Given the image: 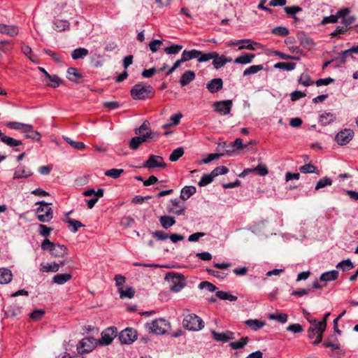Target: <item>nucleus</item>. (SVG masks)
Here are the masks:
<instances>
[{
    "label": "nucleus",
    "instance_id": "obj_1",
    "mask_svg": "<svg viewBox=\"0 0 358 358\" xmlns=\"http://www.w3.org/2000/svg\"><path fill=\"white\" fill-rule=\"evenodd\" d=\"M154 94V88L150 85H145L142 83L136 84L131 90V96L136 100L149 99Z\"/></svg>",
    "mask_w": 358,
    "mask_h": 358
},
{
    "label": "nucleus",
    "instance_id": "obj_2",
    "mask_svg": "<svg viewBox=\"0 0 358 358\" xmlns=\"http://www.w3.org/2000/svg\"><path fill=\"white\" fill-rule=\"evenodd\" d=\"M164 280L170 283V289L173 292H180L186 285V280L184 275L178 273H167Z\"/></svg>",
    "mask_w": 358,
    "mask_h": 358
},
{
    "label": "nucleus",
    "instance_id": "obj_3",
    "mask_svg": "<svg viewBox=\"0 0 358 358\" xmlns=\"http://www.w3.org/2000/svg\"><path fill=\"white\" fill-rule=\"evenodd\" d=\"M182 324L189 331H199L204 327L202 319L194 313L187 315L183 319Z\"/></svg>",
    "mask_w": 358,
    "mask_h": 358
},
{
    "label": "nucleus",
    "instance_id": "obj_4",
    "mask_svg": "<svg viewBox=\"0 0 358 358\" xmlns=\"http://www.w3.org/2000/svg\"><path fill=\"white\" fill-rule=\"evenodd\" d=\"M36 205H39V207L36 209L37 219L41 222H49L53 217V210L50 207V203L41 201H38Z\"/></svg>",
    "mask_w": 358,
    "mask_h": 358
},
{
    "label": "nucleus",
    "instance_id": "obj_5",
    "mask_svg": "<svg viewBox=\"0 0 358 358\" xmlns=\"http://www.w3.org/2000/svg\"><path fill=\"white\" fill-rule=\"evenodd\" d=\"M98 342L92 337L83 338L77 345V350L79 354L88 353L93 350Z\"/></svg>",
    "mask_w": 358,
    "mask_h": 358
},
{
    "label": "nucleus",
    "instance_id": "obj_6",
    "mask_svg": "<svg viewBox=\"0 0 358 358\" xmlns=\"http://www.w3.org/2000/svg\"><path fill=\"white\" fill-rule=\"evenodd\" d=\"M150 329L154 334L162 335L166 334L170 329V323L163 318L156 319L152 321Z\"/></svg>",
    "mask_w": 358,
    "mask_h": 358
},
{
    "label": "nucleus",
    "instance_id": "obj_7",
    "mask_svg": "<svg viewBox=\"0 0 358 358\" xmlns=\"http://www.w3.org/2000/svg\"><path fill=\"white\" fill-rule=\"evenodd\" d=\"M117 334V329L116 327H108L102 331L101 337L97 342L101 345H108L112 343Z\"/></svg>",
    "mask_w": 358,
    "mask_h": 358
},
{
    "label": "nucleus",
    "instance_id": "obj_8",
    "mask_svg": "<svg viewBox=\"0 0 358 358\" xmlns=\"http://www.w3.org/2000/svg\"><path fill=\"white\" fill-rule=\"evenodd\" d=\"M138 337L137 331L133 328H126L119 334V340L121 343L131 344L134 343Z\"/></svg>",
    "mask_w": 358,
    "mask_h": 358
},
{
    "label": "nucleus",
    "instance_id": "obj_9",
    "mask_svg": "<svg viewBox=\"0 0 358 358\" xmlns=\"http://www.w3.org/2000/svg\"><path fill=\"white\" fill-rule=\"evenodd\" d=\"M185 206L183 203H181L178 199H173L170 200V205L166 208L167 211L170 213H173L177 215H185Z\"/></svg>",
    "mask_w": 358,
    "mask_h": 358
},
{
    "label": "nucleus",
    "instance_id": "obj_10",
    "mask_svg": "<svg viewBox=\"0 0 358 358\" xmlns=\"http://www.w3.org/2000/svg\"><path fill=\"white\" fill-rule=\"evenodd\" d=\"M166 166V163L164 162L163 158L161 156L151 155L148 159L146 160L143 164V167L148 169L154 168H164Z\"/></svg>",
    "mask_w": 358,
    "mask_h": 358
},
{
    "label": "nucleus",
    "instance_id": "obj_11",
    "mask_svg": "<svg viewBox=\"0 0 358 358\" xmlns=\"http://www.w3.org/2000/svg\"><path fill=\"white\" fill-rule=\"evenodd\" d=\"M215 110L220 115H228L231 109L232 101L224 100L220 101H216L213 104Z\"/></svg>",
    "mask_w": 358,
    "mask_h": 358
},
{
    "label": "nucleus",
    "instance_id": "obj_12",
    "mask_svg": "<svg viewBox=\"0 0 358 358\" xmlns=\"http://www.w3.org/2000/svg\"><path fill=\"white\" fill-rule=\"evenodd\" d=\"M329 315L330 313H327L324 315L322 321L318 322L317 320V324H318L317 336V338H315V340L313 341V345H317L322 342L323 333L324 332L327 327V320Z\"/></svg>",
    "mask_w": 358,
    "mask_h": 358
},
{
    "label": "nucleus",
    "instance_id": "obj_13",
    "mask_svg": "<svg viewBox=\"0 0 358 358\" xmlns=\"http://www.w3.org/2000/svg\"><path fill=\"white\" fill-rule=\"evenodd\" d=\"M353 132L350 129L341 131L336 136V142L341 145L348 144L352 138Z\"/></svg>",
    "mask_w": 358,
    "mask_h": 358
},
{
    "label": "nucleus",
    "instance_id": "obj_14",
    "mask_svg": "<svg viewBox=\"0 0 358 358\" xmlns=\"http://www.w3.org/2000/svg\"><path fill=\"white\" fill-rule=\"evenodd\" d=\"M211 334L215 341L223 343H227L229 341L234 340L235 338L234 333L231 331H227L223 333H218L215 330H212Z\"/></svg>",
    "mask_w": 358,
    "mask_h": 358
},
{
    "label": "nucleus",
    "instance_id": "obj_15",
    "mask_svg": "<svg viewBox=\"0 0 358 358\" xmlns=\"http://www.w3.org/2000/svg\"><path fill=\"white\" fill-rule=\"evenodd\" d=\"M33 175L31 170L26 168L24 165H19L13 174V179L27 178Z\"/></svg>",
    "mask_w": 358,
    "mask_h": 358
},
{
    "label": "nucleus",
    "instance_id": "obj_16",
    "mask_svg": "<svg viewBox=\"0 0 358 358\" xmlns=\"http://www.w3.org/2000/svg\"><path fill=\"white\" fill-rule=\"evenodd\" d=\"M0 33L15 37L19 34V28L15 25L0 23Z\"/></svg>",
    "mask_w": 358,
    "mask_h": 358
},
{
    "label": "nucleus",
    "instance_id": "obj_17",
    "mask_svg": "<svg viewBox=\"0 0 358 358\" xmlns=\"http://www.w3.org/2000/svg\"><path fill=\"white\" fill-rule=\"evenodd\" d=\"M223 87V81L221 78H213L206 85V88L210 93H215L220 91Z\"/></svg>",
    "mask_w": 358,
    "mask_h": 358
},
{
    "label": "nucleus",
    "instance_id": "obj_18",
    "mask_svg": "<svg viewBox=\"0 0 358 358\" xmlns=\"http://www.w3.org/2000/svg\"><path fill=\"white\" fill-rule=\"evenodd\" d=\"M50 254L55 257H64L68 254V249L64 245L54 243Z\"/></svg>",
    "mask_w": 358,
    "mask_h": 358
},
{
    "label": "nucleus",
    "instance_id": "obj_19",
    "mask_svg": "<svg viewBox=\"0 0 358 358\" xmlns=\"http://www.w3.org/2000/svg\"><path fill=\"white\" fill-rule=\"evenodd\" d=\"M231 57H227L225 55L219 56L217 52V57H213V65L215 69H219L224 66L227 63L231 62Z\"/></svg>",
    "mask_w": 358,
    "mask_h": 358
},
{
    "label": "nucleus",
    "instance_id": "obj_20",
    "mask_svg": "<svg viewBox=\"0 0 358 358\" xmlns=\"http://www.w3.org/2000/svg\"><path fill=\"white\" fill-rule=\"evenodd\" d=\"M244 324L247 327H250L252 330L257 331L264 327L266 324V322L257 319H249L245 320Z\"/></svg>",
    "mask_w": 358,
    "mask_h": 358
},
{
    "label": "nucleus",
    "instance_id": "obj_21",
    "mask_svg": "<svg viewBox=\"0 0 358 358\" xmlns=\"http://www.w3.org/2000/svg\"><path fill=\"white\" fill-rule=\"evenodd\" d=\"M196 77L195 73L192 70L186 71L180 77V84L182 87L189 85Z\"/></svg>",
    "mask_w": 358,
    "mask_h": 358
},
{
    "label": "nucleus",
    "instance_id": "obj_22",
    "mask_svg": "<svg viewBox=\"0 0 358 358\" xmlns=\"http://www.w3.org/2000/svg\"><path fill=\"white\" fill-rule=\"evenodd\" d=\"M13 279L11 271L7 268H0V284L9 283Z\"/></svg>",
    "mask_w": 358,
    "mask_h": 358
},
{
    "label": "nucleus",
    "instance_id": "obj_23",
    "mask_svg": "<svg viewBox=\"0 0 358 358\" xmlns=\"http://www.w3.org/2000/svg\"><path fill=\"white\" fill-rule=\"evenodd\" d=\"M27 127L24 129L23 133L25 134V136L27 138H31L35 140L36 141H40L41 138V135L39 132L34 131L33 129V126L31 124H27Z\"/></svg>",
    "mask_w": 358,
    "mask_h": 358
},
{
    "label": "nucleus",
    "instance_id": "obj_24",
    "mask_svg": "<svg viewBox=\"0 0 358 358\" xmlns=\"http://www.w3.org/2000/svg\"><path fill=\"white\" fill-rule=\"evenodd\" d=\"M239 49H246L250 50H256L257 47L259 45V43L252 41L251 39H241L240 40Z\"/></svg>",
    "mask_w": 358,
    "mask_h": 358
},
{
    "label": "nucleus",
    "instance_id": "obj_25",
    "mask_svg": "<svg viewBox=\"0 0 358 358\" xmlns=\"http://www.w3.org/2000/svg\"><path fill=\"white\" fill-rule=\"evenodd\" d=\"M201 55V51L193 49L191 50H185L182 53V61L187 62L189 60L196 59Z\"/></svg>",
    "mask_w": 358,
    "mask_h": 358
},
{
    "label": "nucleus",
    "instance_id": "obj_26",
    "mask_svg": "<svg viewBox=\"0 0 358 358\" xmlns=\"http://www.w3.org/2000/svg\"><path fill=\"white\" fill-rule=\"evenodd\" d=\"M196 189L194 186H185L180 192V198L186 201L196 193Z\"/></svg>",
    "mask_w": 358,
    "mask_h": 358
},
{
    "label": "nucleus",
    "instance_id": "obj_27",
    "mask_svg": "<svg viewBox=\"0 0 358 358\" xmlns=\"http://www.w3.org/2000/svg\"><path fill=\"white\" fill-rule=\"evenodd\" d=\"M338 278V272L336 270H332L330 271H327L323 273L320 277V280L322 282H328L333 280H336Z\"/></svg>",
    "mask_w": 358,
    "mask_h": 358
},
{
    "label": "nucleus",
    "instance_id": "obj_28",
    "mask_svg": "<svg viewBox=\"0 0 358 358\" xmlns=\"http://www.w3.org/2000/svg\"><path fill=\"white\" fill-rule=\"evenodd\" d=\"M255 57V54L244 53L242 55L237 57L234 59V62L235 64H248L251 63Z\"/></svg>",
    "mask_w": 358,
    "mask_h": 358
},
{
    "label": "nucleus",
    "instance_id": "obj_29",
    "mask_svg": "<svg viewBox=\"0 0 358 358\" xmlns=\"http://www.w3.org/2000/svg\"><path fill=\"white\" fill-rule=\"evenodd\" d=\"M72 278L70 273H58L52 278V282L57 285H64Z\"/></svg>",
    "mask_w": 358,
    "mask_h": 358
},
{
    "label": "nucleus",
    "instance_id": "obj_30",
    "mask_svg": "<svg viewBox=\"0 0 358 358\" xmlns=\"http://www.w3.org/2000/svg\"><path fill=\"white\" fill-rule=\"evenodd\" d=\"M54 29L57 31H62L66 29H69L70 23L66 20L56 19L53 22Z\"/></svg>",
    "mask_w": 358,
    "mask_h": 358
},
{
    "label": "nucleus",
    "instance_id": "obj_31",
    "mask_svg": "<svg viewBox=\"0 0 358 358\" xmlns=\"http://www.w3.org/2000/svg\"><path fill=\"white\" fill-rule=\"evenodd\" d=\"M159 222L164 229H169L176 224V220L170 215H162L159 217Z\"/></svg>",
    "mask_w": 358,
    "mask_h": 358
},
{
    "label": "nucleus",
    "instance_id": "obj_32",
    "mask_svg": "<svg viewBox=\"0 0 358 358\" xmlns=\"http://www.w3.org/2000/svg\"><path fill=\"white\" fill-rule=\"evenodd\" d=\"M336 120V115L331 113H323L320 116V122L322 125L326 126L334 122Z\"/></svg>",
    "mask_w": 358,
    "mask_h": 358
},
{
    "label": "nucleus",
    "instance_id": "obj_33",
    "mask_svg": "<svg viewBox=\"0 0 358 358\" xmlns=\"http://www.w3.org/2000/svg\"><path fill=\"white\" fill-rule=\"evenodd\" d=\"M217 150L220 151V153H224V155H230L234 151L232 148V143L226 141L219 143Z\"/></svg>",
    "mask_w": 358,
    "mask_h": 358
},
{
    "label": "nucleus",
    "instance_id": "obj_34",
    "mask_svg": "<svg viewBox=\"0 0 358 358\" xmlns=\"http://www.w3.org/2000/svg\"><path fill=\"white\" fill-rule=\"evenodd\" d=\"M250 341V338L248 336L242 337L239 341L231 342L229 346L233 350H239L243 348Z\"/></svg>",
    "mask_w": 358,
    "mask_h": 358
},
{
    "label": "nucleus",
    "instance_id": "obj_35",
    "mask_svg": "<svg viewBox=\"0 0 358 358\" xmlns=\"http://www.w3.org/2000/svg\"><path fill=\"white\" fill-rule=\"evenodd\" d=\"M60 264L56 262L52 264H41L40 271L41 272H57L59 271Z\"/></svg>",
    "mask_w": 358,
    "mask_h": 358
},
{
    "label": "nucleus",
    "instance_id": "obj_36",
    "mask_svg": "<svg viewBox=\"0 0 358 358\" xmlns=\"http://www.w3.org/2000/svg\"><path fill=\"white\" fill-rule=\"evenodd\" d=\"M1 141L11 148L18 147L22 144L21 141L5 135L2 136Z\"/></svg>",
    "mask_w": 358,
    "mask_h": 358
},
{
    "label": "nucleus",
    "instance_id": "obj_37",
    "mask_svg": "<svg viewBox=\"0 0 358 358\" xmlns=\"http://www.w3.org/2000/svg\"><path fill=\"white\" fill-rule=\"evenodd\" d=\"M89 54L87 49L85 48H78L73 50L71 57L73 59H83Z\"/></svg>",
    "mask_w": 358,
    "mask_h": 358
},
{
    "label": "nucleus",
    "instance_id": "obj_38",
    "mask_svg": "<svg viewBox=\"0 0 358 358\" xmlns=\"http://www.w3.org/2000/svg\"><path fill=\"white\" fill-rule=\"evenodd\" d=\"M311 326L309 327L308 330V336L310 339H312L315 337L317 336V328L318 324H317V320L314 319L313 320H309Z\"/></svg>",
    "mask_w": 358,
    "mask_h": 358
},
{
    "label": "nucleus",
    "instance_id": "obj_39",
    "mask_svg": "<svg viewBox=\"0 0 358 358\" xmlns=\"http://www.w3.org/2000/svg\"><path fill=\"white\" fill-rule=\"evenodd\" d=\"M215 295L222 300L236 301L238 299V297L236 296L232 295L229 292L224 291H217Z\"/></svg>",
    "mask_w": 358,
    "mask_h": 358
},
{
    "label": "nucleus",
    "instance_id": "obj_40",
    "mask_svg": "<svg viewBox=\"0 0 358 358\" xmlns=\"http://www.w3.org/2000/svg\"><path fill=\"white\" fill-rule=\"evenodd\" d=\"M349 56H351L352 59H355V57L352 55L351 51H350V48L341 52L339 53L338 57H336V59H332V61L339 60V64L343 65L346 63V59Z\"/></svg>",
    "mask_w": 358,
    "mask_h": 358
},
{
    "label": "nucleus",
    "instance_id": "obj_41",
    "mask_svg": "<svg viewBox=\"0 0 358 358\" xmlns=\"http://www.w3.org/2000/svg\"><path fill=\"white\" fill-rule=\"evenodd\" d=\"M354 264L350 259L340 262L336 266V268L342 269L343 271H348L354 268Z\"/></svg>",
    "mask_w": 358,
    "mask_h": 358
},
{
    "label": "nucleus",
    "instance_id": "obj_42",
    "mask_svg": "<svg viewBox=\"0 0 358 358\" xmlns=\"http://www.w3.org/2000/svg\"><path fill=\"white\" fill-rule=\"evenodd\" d=\"M263 69L264 66L262 64L252 65L244 70L243 76H248L252 74H255Z\"/></svg>",
    "mask_w": 358,
    "mask_h": 358
},
{
    "label": "nucleus",
    "instance_id": "obj_43",
    "mask_svg": "<svg viewBox=\"0 0 358 358\" xmlns=\"http://www.w3.org/2000/svg\"><path fill=\"white\" fill-rule=\"evenodd\" d=\"M120 297L121 299L128 298L131 299L135 295V290L131 287H127L125 289H122L119 291Z\"/></svg>",
    "mask_w": 358,
    "mask_h": 358
},
{
    "label": "nucleus",
    "instance_id": "obj_44",
    "mask_svg": "<svg viewBox=\"0 0 358 358\" xmlns=\"http://www.w3.org/2000/svg\"><path fill=\"white\" fill-rule=\"evenodd\" d=\"M67 73L69 75L68 79L75 83H78L76 78H82V75L78 72V69L74 67L69 68L67 69Z\"/></svg>",
    "mask_w": 358,
    "mask_h": 358
},
{
    "label": "nucleus",
    "instance_id": "obj_45",
    "mask_svg": "<svg viewBox=\"0 0 358 358\" xmlns=\"http://www.w3.org/2000/svg\"><path fill=\"white\" fill-rule=\"evenodd\" d=\"M66 222L69 224V230L73 233H76L78 230V228L84 227V225L78 220L69 218Z\"/></svg>",
    "mask_w": 358,
    "mask_h": 358
},
{
    "label": "nucleus",
    "instance_id": "obj_46",
    "mask_svg": "<svg viewBox=\"0 0 358 358\" xmlns=\"http://www.w3.org/2000/svg\"><path fill=\"white\" fill-rule=\"evenodd\" d=\"M298 38L300 40L301 45L303 47H309L313 45L312 39L303 32L298 34Z\"/></svg>",
    "mask_w": 358,
    "mask_h": 358
},
{
    "label": "nucleus",
    "instance_id": "obj_47",
    "mask_svg": "<svg viewBox=\"0 0 358 358\" xmlns=\"http://www.w3.org/2000/svg\"><path fill=\"white\" fill-rule=\"evenodd\" d=\"M284 10L287 15H292V17L296 21L298 20V17L295 15V14L296 13L301 12L302 8L298 6H286L284 8Z\"/></svg>",
    "mask_w": 358,
    "mask_h": 358
},
{
    "label": "nucleus",
    "instance_id": "obj_48",
    "mask_svg": "<svg viewBox=\"0 0 358 358\" xmlns=\"http://www.w3.org/2000/svg\"><path fill=\"white\" fill-rule=\"evenodd\" d=\"M6 126L10 129L22 131V132L26 127H28L27 124L18 122H8L6 123Z\"/></svg>",
    "mask_w": 358,
    "mask_h": 358
},
{
    "label": "nucleus",
    "instance_id": "obj_49",
    "mask_svg": "<svg viewBox=\"0 0 358 358\" xmlns=\"http://www.w3.org/2000/svg\"><path fill=\"white\" fill-rule=\"evenodd\" d=\"M217 57V52L212 51L210 52L203 53L201 51V55H199L197 61L199 62H208L210 59H213V57Z\"/></svg>",
    "mask_w": 358,
    "mask_h": 358
},
{
    "label": "nucleus",
    "instance_id": "obj_50",
    "mask_svg": "<svg viewBox=\"0 0 358 358\" xmlns=\"http://www.w3.org/2000/svg\"><path fill=\"white\" fill-rule=\"evenodd\" d=\"M296 67V64L293 62H278L274 65V68L285 71H292Z\"/></svg>",
    "mask_w": 358,
    "mask_h": 358
},
{
    "label": "nucleus",
    "instance_id": "obj_51",
    "mask_svg": "<svg viewBox=\"0 0 358 358\" xmlns=\"http://www.w3.org/2000/svg\"><path fill=\"white\" fill-rule=\"evenodd\" d=\"M332 184V180L328 177H324L319 180L315 185V190L324 188L327 186H330Z\"/></svg>",
    "mask_w": 358,
    "mask_h": 358
},
{
    "label": "nucleus",
    "instance_id": "obj_52",
    "mask_svg": "<svg viewBox=\"0 0 358 358\" xmlns=\"http://www.w3.org/2000/svg\"><path fill=\"white\" fill-rule=\"evenodd\" d=\"M298 82L305 87L310 86L315 83V82L312 80L310 77L306 73L301 74Z\"/></svg>",
    "mask_w": 358,
    "mask_h": 358
},
{
    "label": "nucleus",
    "instance_id": "obj_53",
    "mask_svg": "<svg viewBox=\"0 0 358 358\" xmlns=\"http://www.w3.org/2000/svg\"><path fill=\"white\" fill-rule=\"evenodd\" d=\"M299 171L303 173H315L317 174L319 173L317 171V167L312 164H306L303 166H301L299 168Z\"/></svg>",
    "mask_w": 358,
    "mask_h": 358
},
{
    "label": "nucleus",
    "instance_id": "obj_54",
    "mask_svg": "<svg viewBox=\"0 0 358 358\" xmlns=\"http://www.w3.org/2000/svg\"><path fill=\"white\" fill-rule=\"evenodd\" d=\"M143 143V139L138 138V136H135L130 140L129 143V148L132 150H136Z\"/></svg>",
    "mask_w": 358,
    "mask_h": 358
},
{
    "label": "nucleus",
    "instance_id": "obj_55",
    "mask_svg": "<svg viewBox=\"0 0 358 358\" xmlns=\"http://www.w3.org/2000/svg\"><path fill=\"white\" fill-rule=\"evenodd\" d=\"M184 154V150L182 148H178L175 149L169 155V160L171 162H176Z\"/></svg>",
    "mask_w": 358,
    "mask_h": 358
},
{
    "label": "nucleus",
    "instance_id": "obj_56",
    "mask_svg": "<svg viewBox=\"0 0 358 358\" xmlns=\"http://www.w3.org/2000/svg\"><path fill=\"white\" fill-rule=\"evenodd\" d=\"M215 178V177L213 175H212V172L209 174H205L200 179L198 185L200 187H204V186L210 184L213 180V179Z\"/></svg>",
    "mask_w": 358,
    "mask_h": 358
},
{
    "label": "nucleus",
    "instance_id": "obj_57",
    "mask_svg": "<svg viewBox=\"0 0 358 358\" xmlns=\"http://www.w3.org/2000/svg\"><path fill=\"white\" fill-rule=\"evenodd\" d=\"M182 49V45L174 44L164 48V52L167 55L178 54Z\"/></svg>",
    "mask_w": 358,
    "mask_h": 358
},
{
    "label": "nucleus",
    "instance_id": "obj_58",
    "mask_svg": "<svg viewBox=\"0 0 358 358\" xmlns=\"http://www.w3.org/2000/svg\"><path fill=\"white\" fill-rule=\"evenodd\" d=\"M272 34L280 36H286L289 34V31L285 27H276L272 29Z\"/></svg>",
    "mask_w": 358,
    "mask_h": 358
},
{
    "label": "nucleus",
    "instance_id": "obj_59",
    "mask_svg": "<svg viewBox=\"0 0 358 358\" xmlns=\"http://www.w3.org/2000/svg\"><path fill=\"white\" fill-rule=\"evenodd\" d=\"M48 79L49 80V83H48L47 85L54 88L59 87L62 83L60 78L56 75H50Z\"/></svg>",
    "mask_w": 358,
    "mask_h": 358
},
{
    "label": "nucleus",
    "instance_id": "obj_60",
    "mask_svg": "<svg viewBox=\"0 0 358 358\" xmlns=\"http://www.w3.org/2000/svg\"><path fill=\"white\" fill-rule=\"evenodd\" d=\"M123 172H124L123 169H111L107 170L105 172V175L108 177H110L114 179H116V178H118Z\"/></svg>",
    "mask_w": 358,
    "mask_h": 358
},
{
    "label": "nucleus",
    "instance_id": "obj_61",
    "mask_svg": "<svg viewBox=\"0 0 358 358\" xmlns=\"http://www.w3.org/2000/svg\"><path fill=\"white\" fill-rule=\"evenodd\" d=\"M269 318L277 320L280 323H285L287 321L288 316L285 313H277L270 315Z\"/></svg>",
    "mask_w": 358,
    "mask_h": 358
},
{
    "label": "nucleus",
    "instance_id": "obj_62",
    "mask_svg": "<svg viewBox=\"0 0 358 358\" xmlns=\"http://www.w3.org/2000/svg\"><path fill=\"white\" fill-rule=\"evenodd\" d=\"M212 175L215 177L218 176L220 175H224L229 172V169L224 166H220L216 167L212 171Z\"/></svg>",
    "mask_w": 358,
    "mask_h": 358
},
{
    "label": "nucleus",
    "instance_id": "obj_63",
    "mask_svg": "<svg viewBox=\"0 0 358 358\" xmlns=\"http://www.w3.org/2000/svg\"><path fill=\"white\" fill-rule=\"evenodd\" d=\"M252 171H257L260 176H264L268 173V169L264 164H259L252 169Z\"/></svg>",
    "mask_w": 358,
    "mask_h": 358
},
{
    "label": "nucleus",
    "instance_id": "obj_64",
    "mask_svg": "<svg viewBox=\"0 0 358 358\" xmlns=\"http://www.w3.org/2000/svg\"><path fill=\"white\" fill-rule=\"evenodd\" d=\"M199 287L200 289H206L210 292H215L217 289V287L213 284L208 281H203L200 282Z\"/></svg>",
    "mask_w": 358,
    "mask_h": 358
}]
</instances>
